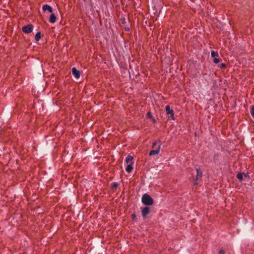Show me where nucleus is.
I'll return each mask as SVG.
<instances>
[{"instance_id":"4","label":"nucleus","mask_w":254,"mask_h":254,"mask_svg":"<svg viewBox=\"0 0 254 254\" xmlns=\"http://www.w3.org/2000/svg\"><path fill=\"white\" fill-rule=\"evenodd\" d=\"M149 211H150V209L149 207H143L141 208V213H142V217L145 218L147 215L148 214V213H149Z\"/></svg>"},{"instance_id":"7","label":"nucleus","mask_w":254,"mask_h":254,"mask_svg":"<svg viewBox=\"0 0 254 254\" xmlns=\"http://www.w3.org/2000/svg\"><path fill=\"white\" fill-rule=\"evenodd\" d=\"M160 149V145H159L155 150H151L149 152L150 156H153L157 154Z\"/></svg>"},{"instance_id":"6","label":"nucleus","mask_w":254,"mask_h":254,"mask_svg":"<svg viewBox=\"0 0 254 254\" xmlns=\"http://www.w3.org/2000/svg\"><path fill=\"white\" fill-rule=\"evenodd\" d=\"M126 162L127 165L133 164V157L130 155H128L126 158Z\"/></svg>"},{"instance_id":"2","label":"nucleus","mask_w":254,"mask_h":254,"mask_svg":"<svg viewBox=\"0 0 254 254\" xmlns=\"http://www.w3.org/2000/svg\"><path fill=\"white\" fill-rule=\"evenodd\" d=\"M33 26L31 24H28L22 28V31L25 33H29L33 30Z\"/></svg>"},{"instance_id":"9","label":"nucleus","mask_w":254,"mask_h":254,"mask_svg":"<svg viewBox=\"0 0 254 254\" xmlns=\"http://www.w3.org/2000/svg\"><path fill=\"white\" fill-rule=\"evenodd\" d=\"M56 20V17L54 13H52L50 16L49 21L52 23H54Z\"/></svg>"},{"instance_id":"15","label":"nucleus","mask_w":254,"mask_h":254,"mask_svg":"<svg viewBox=\"0 0 254 254\" xmlns=\"http://www.w3.org/2000/svg\"><path fill=\"white\" fill-rule=\"evenodd\" d=\"M213 62L215 64H217L220 62V59L219 58H217V57L214 58Z\"/></svg>"},{"instance_id":"1","label":"nucleus","mask_w":254,"mask_h":254,"mask_svg":"<svg viewBox=\"0 0 254 254\" xmlns=\"http://www.w3.org/2000/svg\"><path fill=\"white\" fill-rule=\"evenodd\" d=\"M142 202L146 205H151L153 203V200L148 194H144L141 198Z\"/></svg>"},{"instance_id":"21","label":"nucleus","mask_w":254,"mask_h":254,"mask_svg":"<svg viewBox=\"0 0 254 254\" xmlns=\"http://www.w3.org/2000/svg\"><path fill=\"white\" fill-rule=\"evenodd\" d=\"M132 217L133 219H135L136 218V215L135 214H133L132 215Z\"/></svg>"},{"instance_id":"22","label":"nucleus","mask_w":254,"mask_h":254,"mask_svg":"<svg viewBox=\"0 0 254 254\" xmlns=\"http://www.w3.org/2000/svg\"><path fill=\"white\" fill-rule=\"evenodd\" d=\"M156 142H154L153 143V147H154V146L156 145Z\"/></svg>"},{"instance_id":"5","label":"nucleus","mask_w":254,"mask_h":254,"mask_svg":"<svg viewBox=\"0 0 254 254\" xmlns=\"http://www.w3.org/2000/svg\"><path fill=\"white\" fill-rule=\"evenodd\" d=\"M72 74L76 78H79L80 76V72L77 70L76 68L73 67L72 68Z\"/></svg>"},{"instance_id":"19","label":"nucleus","mask_w":254,"mask_h":254,"mask_svg":"<svg viewBox=\"0 0 254 254\" xmlns=\"http://www.w3.org/2000/svg\"><path fill=\"white\" fill-rule=\"evenodd\" d=\"M220 67L221 68H225L226 67V65L224 63H222V64H221L220 65Z\"/></svg>"},{"instance_id":"12","label":"nucleus","mask_w":254,"mask_h":254,"mask_svg":"<svg viewBox=\"0 0 254 254\" xmlns=\"http://www.w3.org/2000/svg\"><path fill=\"white\" fill-rule=\"evenodd\" d=\"M211 56L213 58H215L218 57V54L217 52H215L214 51H211Z\"/></svg>"},{"instance_id":"16","label":"nucleus","mask_w":254,"mask_h":254,"mask_svg":"<svg viewBox=\"0 0 254 254\" xmlns=\"http://www.w3.org/2000/svg\"><path fill=\"white\" fill-rule=\"evenodd\" d=\"M251 114L253 118H254V106L252 107Z\"/></svg>"},{"instance_id":"18","label":"nucleus","mask_w":254,"mask_h":254,"mask_svg":"<svg viewBox=\"0 0 254 254\" xmlns=\"http://www.w3.org/2000/svg\"><path fill=\"white\" fill-rule=\"evenodd\" d=\"M147 118H148L149 119H151L152 118V116L151 115V114L150 112H148L147 114Z\"/></svg>"},{"instance_id":"3","label":"nucleus","mask_w":254,"mask_h":254,"mask_svg":"<svg viewBox=\"0 0 254 254\" xmlns=\"http://www.w3.org/2000/svg\"><path fill=\"white\" fill-rule=\"evenodd\" d=\"M165 109H166V112L167 114L168 115H170L171 118L172 120H174L175 118H174V111L172 109H170V106L168 105L166 106Z\"/></svg>"},{"instance_id":"14","label":"nucleus","mask_w":254,"mask_h":254,"mask_svg":"<svg viewBox=\"0 0 254 254\" xmlns=\"http://www.w3.org/2000/svg\"><path fill=\"white\" fill-rule=\"evenodd\" d=\"M237 177L240 181H242L243 178V174L241 173H239L237 175Z\"/></svg>"},{"instance_id":"8","label":"nucleus","mask_w":254,"mask_h":254,"mask_svg":"<svg viewBox=\"0 0 254 254\" xmlns=\"http://www.w3.org/2000/svg\"><path fill=\"white\" fill-rule=\"evenodd\" d=\"M43 10L45 11L48 10L50 12H53V9L51 6L48 4H44L43 6Z\"/></svg>"},{"instance_id":"11","label":"nucleus","mask_w":254,"mask_h":254,"mask_svg":"<svg viewBox=\"0 0 254 254\" xmlns=\"http://www.w3.org/2000/svg\"><path fill=\"white\" fill-rule=\"evenodd\" d=\"M196 173H197L196 178H197V179H198L202 177V172L201 171V170L197 168L196 169Z\"/></svg>"},{"instance_id":"20","label":"nucleus","mask_w":254,"mask_h":254,"mask_svg":"<svg viewBox=\"0 0 254 254\" xmlns=\"http://www.w3.org/2000/svg\"><path fill=\"white\" fill-rule=\"evenodd\" d=\"M219 254H225V252L223 250H220L219 252Z\"/></svg>"},{"instance_id":"17","label":"nucleus","mask_w":254,"mask_h":254,"mask_svg":"<svg viewBox=\"0 0 254 254\" xmlns=\"http://www.w3.org/2000/svg\"><path fill=\"white\" fill-rule=\"evenodd\" d=\"M118 183L116 182H114L112 184V187H117L118 186Z\"/></svg>"},{"instance_id":"13","label":"nucleus","mask_w":254,"mask_h":254,"mask_svg":"<svg viewBox=\"0 0 254 254\" xmlns=\"http://www.w3.org/2000/svg\"><path fill=\"white\" fill-rule=\"evenodd\" d=\"M41 38V33L40 32H38L36 33L35 35V40L38 41Z\"/></svg>"},{"instance_id":"10","label":"nucleus","mask_w":254,"mask_h":254,"mask_svg":"<svg viewBox=\"0 0 254 254\" xmlns=\"http://www.w3.org/2000/svg\"><path fill=\"white\" fill-rule=\"evenodd\" d=\"M132 165L133 164L127 165V166L126 168V171L127 173H130L131 172V171L132 170V169H133Z\"/></svg>"}]
</instances>
